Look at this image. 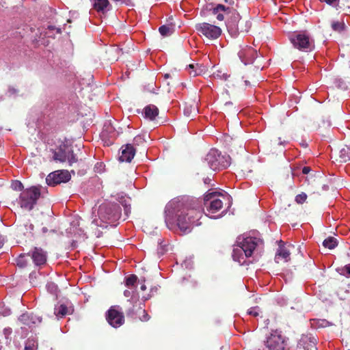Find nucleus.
I'll return each mask as SVG.
<instances>
[{
  "label": "nucleus",
  "instance_id": "dca6fc26",
  "mask_svg": "<svg viewBox=\"0 0 350 350\" xmlns=\"http://www.w3.org/2000/svg\"><path fill=\"white\" fill-rule=\"evenodd\" d=\"M232 8L225 6L223 4H217L212 10V13L216 16L218 21H222L224 20V14L228 15L231 13Z\"/></svg>",
  "mask_w": 350,
  "mask_h": 350
},
{
  "label": "nucleus",
  "instance_id": "20e7f679",
  "mask_svg": "<svg viewBox=\"0 0 350 350\" xmlns=\"http://www.w3.org/2000/svg\"><path fill=\"white\" fill-rule=\"evenodd\" d=\"M99 219L105 223H113L121 217V207L118 204L104 203L98 208Z\"/></svg>",
  "mask_w": 350,
  "mask_h": 350
},
{
  "label": "nucleus",
  "instance_id": "a878e982",
  "mask_svg": "<svg viewBox=\"0 0 350 350\" xmlns=\"http://www.w3.org/2000/svg\"><path fill=\"white\" fill-rule=\"evenodd\" d=\"M323 245L329 250L334 249L337 245L336 239L332 237L325 239L323 242Z\"/></svg>",
  "mask_w": 350,
  "mask_h": 350
},
{
  "label": "nucleus",
  "instance_id": "6ab92c4d",
  "mask_svg": "<svg viewBox=\"0 0 350 350\" xmlns=\"http://www.w3.org/2000/svg\"><path fill=\"white\" fill-rule=\"evenodd\" d=\"M137 313L139 314H142V317H139V319L142 321H147L149 320L150 317L146 311L141 307H137L136 306H133L127 312V316L131 317L132 318H136L134 315Z\"/></svg>",
  "mask_w": 350,
  "mask_h": 350
},
{
  "label": "nucleus",
  "instance_id": "f03ea898",
  "mask_svg": "<svg viewBox=\"0 0 350 350\" xmlns=\"http://www.w3.org/2000/svg\"><path fill=\"white\" fill-rule=\"evenodd\" d=\"M40 186H32L25 189L19 196L18 204L20 206L27 211H31L40 198Z\"/></svg>",
  "mask_w": 350,
  "mask_h": 350
},
{
  "label": "nucleus",
  "instance_id": "f704fd0d",
  "mask_svg": "<svg viewBox=\"0 0 350 350\" xmlns=\"http://www.w3.org/2000/svg\"><path fill=\"white\" fill-rule=\"evenodd\" d=\"M260 308L258 306H254V307H252L250 308L248 310H247V314L249 315H251V316H253L254 317H257L259 316L260 314Z\"/></svg>",
  "mask_w": 350,
  "mask_h": 350
},
{
  "label": "nucleus",
  "instance_id": "2eb2a0df",
  "mask_svg": "<svg viewBox=\"0 0 350 350\" xmlns=\"http://www.w3.org/2000/svg\"><path fill=\"white\" fill-rule=\"evenodd\" d=\"M135 152V149L133 145L128 144L124 146H123L122 147L121 155L119 157V160L121 162L130 163L133 159Z\"/></svg>",
  "mask_w": 350,
  "mask_h": 350
},
{
  "label": "nucleus",
  "instance_id": "cd10ccee",
  "mask_svg": "<svg viewBox=\"0 0 350 350\" xmlns=\"http://www.w3.org/2000/svg\"><path fill=\"white\" fill-rule=\"evenodd\" d=\"M18 319L23 324L28 326H29L31 323H35L34 321H31L32 317L28 313L23 314L20 316Z\"/></svg>",
  "mask_w": 350,
  "mask_h": 350
},
{
  "label": "nucleus",
  "instance_id": "4be33fe9",
  "mask_svg": "<svg viewBox=\"0 0 350 350\" xmlns=\"http://www.w3.org/2000/svg\"><path fill=\"white\" fill-rule=\"evenodd\" d=\"M69 314L68 307L64 304L57 305L54 308V314L59 319L63 318Z\"/></svg>",
  "mask_w": 350,
  "mask_h": 350
},
{
  "label": "nucleus",
  "instance_id": "1a4fd4ad",
  "mask_svg": "<svg viewBox=\"0 0 350 350\" xmlns=\"http://www.w3.org/2000/svg\"><path fill=\"white\" fill-rule=\"evenodd\" d=\"M284 339L283 336L275 332L271 333L266 342L258 345V350H284Z\"/></svg>",
  "mask_w": 350,
  "mask_h": 350
},
{
  "label": "nucleus",
  "instance_id": "412c9836",
  "mask_svg": "<svg viewBox=\"0 0 350 350\" xmlns=\"http://www.w3.org/2000/svg\"><path fill=\"white\" fill-rule=\"evenodd\" d=\"M144 117L150 120H154L159 115V109L154 105H148L144 109Z\"/></svg>",
  "mask_w": 350,
  "mask_h": 350
},
{
  "label": "nucleus",
  "instance_id": "39448f33",
  "mask_svg": "<svg viewBox=\"0 0 350 350\" xmlns=\"http://www.w3.org/2000/svg\"><path fill=\"white\" fill-rule=\"evenodd\" d=\"M290 40L295 48L308 52L314 48V41L306 32L295 33L290 37Z\"/></svg>",
  "mask_w": 350,
  "mask_h": 350
},
{
  "label": "nucleus",
  "instance_id": "7ed1b4c3",
  "mask_svg": "<svg viewBox=\"0 0 350 350\" xmlns=\"http://www.w3.org/2000/svg\"><path fill=\"white\" fill-rule=\"evenodd\" d=\"M226 199H228V197L219 192H211L205 194L204 200L206 208V215H209L210 217H215L213 215L223 208V200Z\"/></svg>",
  "mask_w": 350,
  "mask_h": 350
},
{
  "label": "nucleus",
  "instance_id": "ea45409f",
  "mask_svg": "<svg viewBox=\"0 0 350 350\" xmlns=\"http://www.w3.org/2000/svg\"><path fill=\"white\" fill-rule=\"evenodd\" d=\"M345 270L348 275H350V264L345 266Z\"/></svg>",
  "mask_w": 350,
  "mask_h": 350
},
{
  "label": "nucleus",
  "instance_id": "f3484780",
  "mask_svg": "<svg viewBox=\"0 0 350 350\" xmlns=\"http://www.w3.org/2000/svg\"><path fill=\"white\" fill-rule=\"evenodd\" d=\"M280 244L279 245V247L275 256V261L277 263H279L280 260H283L284 262H288L290 260L291 253L289 250L284 246V243L282 241H280Z\"/></svg>",
  "mask_w": 350,
  "mask_h": 350
},
{
  "label": "nucleus",
  "instance_id": "473e14b6",
  "mask_svg": "<svg viewBox=\"0 0 350 350\" xmlns=\"http://www.w3.org/2000/svg\"><path fill=\"white\" fill-rule=\"evenodd\" d=\"M11 187L13 190L23 191L24 189V186L22 183L19 180H14L11 184Z\"/></svg>",
  "mask_w": 350,
  "mask_h": 350
},
{
  "label": "nucleus",
  "instance_id": "393cba45",
  "mask_svg": "<svg viewBox=\"0 0 350 350\" xmlns=\"http://www.w3.org/2000/svg\"><path fill=\"white\" fill-rule=\"evenodd\" d=\"M137 281V276L132 274L129 276L126 277L125 279V286H127L129 289H135L136 288V282Z\"/></svg>",
  "mask_w": 350,
  "mask_h": 350
},
{
  "label": "nucleus",
  "instance_id": "49530a36",
  "mask_svg": "<svg viewBox=\"0 0 350 350\" xmlns=\"http://www.w3.org/2000/svg\"><path fill=\"white\" fill-rule=\"evenodd\" d=\"M3 243L1 241H0V249L3 247Z\"/></svg>",
  "mask_w": 350,
  "mask_h": 350
},
{
  "label": "nucleus",
  "instance_id": "aec40b11",
  "mask_svg": "<svg viewBox=\"0 0 350 350\" xmlns=\"http://www.w3.org/2000/svg\"><path fill=\"white\" fill-rule=\"evenodd\" d=\"M68 147L65 145L60 146L56 150L53 152V159L56 161L64 163L66 161Z\"/></svg>",
  "mask_w": 350,
  "mask_h": 350
},
{
  "label": "nucleus",
  "instance_id": "e433bc0d",
  "mask_svg": "<svg viewBox=\"0 0 350 350\" xmlns=\"http://www.w3.org/2000/svg\"><path fill=\"white\" fill-rule=\"evenodd\" d=\"M320 1L321 2L326 3L327 4H328L329 5H333L336 8L338 6V2H339V0H320Z\"/></svg>",
  "mask_w": 350,
  "mask_h": 350
},
{
  "label": "nucleus",
  "instance_id": "9b49d317",
  "mask_svg": "<svg viewBox=\"0 0 350 350\" xmlns=\"http://www.w3.org/2000/svg\"><path fill=\"white\" fill-rule=\"evenodd\" d=\"M116 306H111L107 311L106 319L109 324L113 327H119L124 323L123 312L120 311Z\"/></svg>",
  "mask_w": 350,
  "mask_h": 350
},
{
  "label": "nucleus",
  "instance_id": "4c0bfd02",
  "mask_svg": "<svg viewBox=\"0 0 350 350\" xmlns=\"http://www.w3.org/2000/svg\"><path fill=\"white\" fill-rule=\"evenodd\" d=\"M134 290H135V289L125 290V291H124V295L126 297H132L133 293V292H134Z\"/></svg>",
  "mask_w": 350,
  "mask_h": 350
},
{
  "label": "nucleus",
  "instance_id": "ddd939ff",
  "mask_svg": "<svg viewBox=\"0 0 350 350\" xmlns=\"http://www.w3.org/2000/svg\"><path fill=\"white\" fill-rule=\"evenodd\" d=\"M30 256L37 266L44 265L46 262V252L40 247H35Z\"/></svg>",
  "mask_w": 350,
  "mask_h": 350
},
{
  "label": "nucleus",
  "instance_id": "c03bdc74",
  "mask_svg": "<svg viewBox=\"0 0 350 350\" xmlns=\"http://www.w3.org/2000/svg\"><path fill=\"white\" fill-rule=\"evenodd\" d=\"M42 232H47V228L46 227L42 228Z\"/></svg>",
  "mask_w": 350,
  "mask_h": 350
},
{
  "label": "nucleus",
  "instance_id": "a211bd4d",
  "mask_svg": "<svg viewBox=\"0 0 350 350\" xmlns=\"http://www.w3.org/2000/svg\"><path fill=\"white\" fill-rule=\"evenodd\" d=\"M189 74L192 77H196L204 74L206 71V67L198 63H193L188 65L186 68Z\"/></svg>",
  "mask_w": 350,
  "mask_h": 350
},
{
  "label": "nucleus",
  "instance_id": "a19ab883",
  "mask_svg": "<svg viewBox=\"0 0 350 350\" xmlns=\"http://www.w3.org/2000/svg\"><path fill=\"white\" fill-rule=\"evenodd\" d=\"M24 350H34L33 347L30 345H26Z\"/></svg>",
  "mask_w": 350,
  "mask_h": 350
},
{
  "label": "nucleus",
  "instance_id": "b1692460",
  "mask_svg": "<svg viewBox=\"0 0 350 350\" xmlns=\"http://www.w3.org/2000/svg\"><path fill=\"white\" fill-rule=\"evenodd\" d=\"M109 5L108 0H94V8L98 12H103Z\"/></svg>",
  "mask_w": 350,
  "mask_h": 350
},
{
  "label": "nucleus",
  "instance_id": "8fccbe9b",
  "mask_svg": "<svg viewBox=\"0 0 350 350\" xmlns=\"http://www.w3.org/2000/svg\"><path fill=\"white\" fill-rule=\"evenodd\" d=\"M165 77H168V74H166V75H165Z\"/></svg>",
  "mask_w": 350,
  "mask_h": 350
},
{
  "label": "nucleus",
  "instance_id": "c85d7f7f",
  "mask_svg": "<svg viewBox=\"0 0 350 350\" xmlns=\"http://www.w3.org/2000/svg\"><path fill=\"white\" fill-rule=\"evenodd\" d=\"M66 161H68L70 165H72L73 163H77L78 161L76 155L73 152V150L69 148L68 147L66 154Z\"/></svg>",
  "mask_w": 350,
  "mask_h": 350
},
{
  "label": "nucleus",
  "instance_id": "c9c22d12",
  "mask_svg": "<svg viewBox=\"0 0 350 350\" xmlns=\"http://www.w3.org/2000/svg\"><path fill=\"white\" fill-rule=\"evenodd\" d=\"M144 142V139L140 135L136 136L133 139V145L139 146V144H143Z\"/></svg>",
  "mask_w": 350,
  "mask_h": 350
},
{
  "label": "nucleus",
  "instance_id": "37998d69",
  "mask_svg": "<svg viewBox=\"0 0 350 350\" xmlns=\"http://www.w3.org/2000/svg\"><path fill=\"white\" fill-rule=\"evenodd\" d=\"M146 289V285H145V284H142V285L141 286V290H142V291H145Z\"/></svg>",
  "mask_w": 350,
  "mask_h": 350
},
{
  "label": "nucleus",
  "instance_id": "0eeeda50",
  "mask_svg": "<svg viewBox=\"0 0 350 350\" xmlns=\"http://www.w3.org/2000/svg\"><path fill=\"white\" fill-rule=\"evenodd\" d=\"M230 16L227 19L226 27L232 36H237L239 33L247 32V28L243 27V21H241V16L238 12L232 8Z\"/></svg>",
  "mask_w": 350,
  "mask_h": 350
},
{
  "label": "nucleus",
  "instance_id": "a18cd8bd",
  "mask_svg": "<svg viewBox=\"0 0 350 350\" xmlns=\"http://www.w3.org/2000/svg\"><path fill=\"white\" fill-rule=\"evenodd\" d=\"M230 105H232V103L231 102H227V103H226L225 106H228Z\"/></svg>",
  "mask_w": 350,
  "mask_h": 350
},
{
  "label": "nucleus",
  "instance_id": "f8f14e48",
  "mask_svg": "<svg viewBox=\"0 0 350 350\" xmlns=\"http://www.w3.org/2000/svg\"><path fill=\"white\" fill-rule=\"evenodd\" d=\"M71 176L67 170H57L49 174L46 178V182L49 186H55L62 183L70 180Z\"/></svg>",
  "mask_w": 350,
  "mask_h": 350
},
{
  "label": "nucleus",
  "instance_id": "c756f323",
  "mask_svg": "<svg viewBox=\"0 0 350 350\" xmlns=\"http://www.w3.org/2000/svg\"><path fill=\"white\" fill-rule=\"evenodd\" d=\"M345 25L343 21H334L332 23V28L334 31L341 32L344 30Z\"/></svg>",
  "mask_w": 350,
  "mask_h": 350
},
{
  "label": "nucleus",
  "instance_id": "79ce46f5",
  "mask_svg": "<svg viewBox=\"0 0 350 350\" xmlns=\"http://www.w3.org/2000/svg\"><path fill=\"white\" fill-rule=\"evenodd\" d=\"M224 2L230 4V5H232L234 3V1L233 0H224Z\"/></svg>",
  "mask_w": 350,
  "mask_h": 350
},
{
  "label": "nucleus",
  "instance_id": "bb28decb",
  "mask_svg": "<svg viewBox=\"0 0 350 350\" xmlns=\"http://www.w3.org/2000/svg\"><path fill=\"white\" fill-rule=\"evenodd\" d=\"M173 27L169 25H162L159 28V33L163 36H167L172 33L173 32Z\"/></svg>",
  "mask_w": 350,
  "mask_h": 350
},
{
  "label": "nucleus",
  "instance_id": "6e6552de",
  "mask_svg": "<svg viewBox=\"0 0 350 350\" xmlns=\"http://www.w3.org/2000/svg\"><path fill=\"white\" fill-rule=\"evenodd\" d=\"M195 29L200 36H204L209 40H216L221 34V29L219 27L208 23H199L196 24Z\"/></svg>",
  "mask_w": 350,
  "mask_h": 350
},
{
  "label": "nucleus",
  "instance_id": "de8ad7c7",
  "mask_svg": "<svg viewBox=\"0 0 350 350\" xmlns=\"http://www.w3.org/2000/svg\"><path fill=\"white\" fill-rule=\"evenodd\" d=\"M245 84L247 85L250 83L247 81H245Z\"/></svg>",
  "mask_w": 350,
  "mask_h": 350
},
{
  "label": "nucleus",
  "instance_id": "9d476101",
  "mask_svg": "<svg viewBox=\"0 0 350 350\" xmlns=\"http://www.w3.org/2000/svg\"><path fill=\"white\" fill-rule=\"evenodd\" d=\"M204 163H206L213 170L226 168L228 165V163L224 161V157L216 149H211L208 152L204 159Z\"/></svg>",
  "mask_w": 350,
  "mask_h": 350
},
{
  "label": "nucleus",
  "instance_id": "58836bf2",
  "mask_svg": "<svg viewBox=\"0 0 350 350\" xmlns=\"http://www.w3.org/2000/svg\"><path fill=\"white\" fill-rule=\"evenodd\" d=\"M311 169L310 167L305 166L302 168V173L304 174H307L310 172Z\"/></svg>",
  "mask_w": 350,
  "mask_h": 350
},
{
  "label": "nucleus",
  "instance_id": "72a5a7b5",
  "mask_svg": "<svg viewBox=\"0 0 350 350\" xmlns=\"http://www.w3.org/2000/svg\"><path fill=\"white\" fill-rule=\"evenodd\" d=\"M307 195L306 193H305L304 192H301V193L295 196V202L297 203V204H303L304 202H306V200H307Z\"/></svg>",
  "mask_w": 350,
  "mask_h": 350
},
{
  "label": "nucleus",
  "instance_id": "2f4dec72",
  "mask_svg": "<svg viewBox=\"0 0 350 350\" xmlns=\"http://www.w3.org/2000/svg\"><path fill=\"white\" fill-rule=\"evenodd\" d=\"M24 228H25V232H24L25 235L31 234L32 232L34 229V226L31 223L29 220L26 221L23 224Z\"/></svg>",
  "mask_w": 350,
  "mask_h": 350
},
{
  "label": "nucleus",
  "instance_id": "4468645a",
  "mask_svg": "<svg viewBox=\"0 0 350 350\" xmlns=\"http://www.w3.org/2000/svg\"><path fill=\"white\" fill-rule=\"evenodd\" d=\"M336 161L346 163L350 161V146H343L333 152Z\"/></svg>",
  "mask_w": 350,
  "mask_h": 350
},
{
  "label": "nucleus",
  "instance_id": "423d86ee",
  "mask_svg": "<svg viewBox=\"0 0 350 350\" xmlns=\"http://www.w3.org/2000/svg\"><path fill=\"white\" fill-rule=\"evenodd\" d=\"M258 244V241L256 238L246 237L241 242L239 243V247L233 250V258L234 260L241 263L240 257L238 256L239 254L244 252L246 257H250L254 250L256 249Z\"/></svg>",
  "mask_w": 350,
  "mask_h": 350
},
{
  "label": "nucleus",
  "instance_id": "09e8293b",
  "mask_svg": "<svg viewBox=\"0 0 350 350\" xmlns=\"http://www.w3.org/2000/svg\"><path fill=\"white\" fill-rule=\"evenodd\" d=\"M49 29H53V27H51V26H49Z\"/></svg>",
  "mask_w": 350,
  "mask_h": 350
},
{
  "label": "nucleus",
  "instance_id": "f257e3e1",
  "mask_svg": "<svg viewBox=\"0 0 350 350\" xmlns=\"http://www.w3.org/2000/svg\"><path fill=\"white\" fill-rule=\"evenodd\" d=\"M202 215L200 202L194 198H185L170 202L165 207V217L167 225H176L184 233L191 231L193 226H200Z\"/></svg>",
  "mask_w": 350,
  "mask_h": 350
},
{
  "label": "nucleus",
  "instance_id": "5701e85b",
  "mask_svg": "<svg viewBox=\"0 0 350 350\" xmlns=\"http://www.w3.org/2000/svg\"><path fill=\"white\" fill-rule=\"evenodd\" d=\"M30 256L29 253L28 254H21L16 259V264L20 268H23L26 267L29 262V257Z\"/></svg>",
  "mask_w": 350,
  "mask_h": 350
},
{
  "label": "nucleus",
  "instance_id": "7c9ffc66",
  "mask_svg": "<svg viewBox=\"0 0 350 350\" xmlns=\"http://www.w3.org/2000/svg\"><path fill=\"white\" fill-rule=\"evenodd\" d=\"M254 50L252 48H248L244 51H241L239 52V55L241 59H242V62H244L245 64H247V62L246 60H244L243 58H245V55H252L254 53Z\"/></svg>",
  "mask_w": 350,
  "mask_h": 350
}]
</instances>
